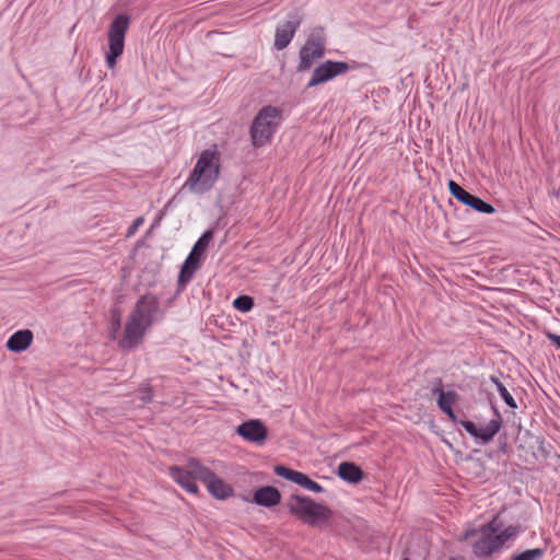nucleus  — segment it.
<instances>
[{
	"label": "nucleus",
	"mask_w": 560,
	"mask_h": 560,
	"mask_svg": "<svg viewBox=\"0 0 560 560\" xmlns=\"http://www.w3.org/2000/svg\"><path fill=\"white\" fill-rule=\"evenodd\" d=\"M498 551L492 536L481 534L480 538L472 544V553L476 557H489L493 552Z\"/></svg>",
	"instance_id": "20"
},
{
	"label": "nucleus",
	"mask_w": 560,
	"mask_h": 560,
	"mask_svg": "<svg viewBox=\"0 0 560 560\" xmlns=\"http://www.w3.org/2000/svg\"><path fill=\"white\" fill-rule=\"evenodd\" d=\"M546 553V548L527 549L515 553L510 560H541Z\"/></svg>",
	"instance_id": "23"
},
{
	"label": "nucleus",
	"mask_w": 560,
	"mask_h": 560,
	"mask_svg": "<svg viewBox=\"0 0 560 560\" xmlns=\"http://www.w3.org/2000/svg\"><path fill=\"white\" fill-rule=\"evenodd\" d=\"M459 400V395L455 390L441 392L436 399L439 409L447 416V418L454 422L459 423L465 431L472 436L479 444H488L499 433L502 427V418L498 409L492 406V410L495 418L491 419L487 425L477 427V424L470 420H459L453 410V405Z\"/></svg>",
	"instance_id": "2"
},
{
	"label": "nucleus",
	"mask_w": 560,
	"mask_h": 560,
	"mask_svg": "<svg viewBox=\"0 0 560 560\" xmlns=\"http://www.w3.org/2000/svg\"><path fill=\"white\" fill-rule=\"evenodd\" d=\"M236 432L245 441L261 444L268 435L267 427L259 419H252L243 422L236 428Z\"/></svg>",
	"instance_id": "15"
},
{
	"label": "nucleus",
	"mask_w": 560,
	"mask_h": 560,
	"mask_svg": "<svg viewBox=\"0 0 560 560\" xmlns=\"http://www.w3.org/2000/svg\"><path fill=\"white\" fill-rule=\"evenodd\" d=\"M220 175L219 155L217 151L205 150L199 155L184 187L194 194H205L212 189Z\"/></svg>",
	"instance_id": "3"
},
{
	"label": "nucleus",
	"mask_w": 560,
	"mask_h": 560,
	"mask_svg": "<svg viewBox=\"0 0 560 560\" xmlns=\"http://www.w3.org/2000/svg\"><path fill=\"white\" fill-rule=\"evenodd\" d=\"M130 18L120 13L112 21L108 30V51L106 52V63L113 69L117 59L122 55L125 47V36L129 28Z\"/></svg>",
	"instance_id": "8"
},
{
	"label": "nucleus",
	"mask_w": 560,
	"mask_h": 560,
	"mask_svg": "<svg viewBox=\"0 0 560 560\" xmlns=\"http://www.w3.org/2000/svg\"><path fill=\"white\" fill-rule=\"evenodd\" d=\"M361 65L355 61L352 63H348L346 61H335V60H326L316 67L311 75L310 81L306 84L307 89L317 86L319 84L326 83L338 75L347 73L349 70L359 69Z\"/></svg>",
	"instance_id": "9"
},
{
	"label": "nucleus",
	"mask_w": 560,
	"mask_h": 560,
	"mask_svg": "<svg viewBox=\"0 0 560 560\" xmlns=\"http://www.w3.org/2000/svg\"><path fill=\"white\" fill-rule=\"evenodd\" d=\"M166 207L160 212L158 219H156V222L160 221L162 219V217L164 215V211H165Z\"/></svg>",
	"instance_id": "31"
},
{
	"label": "nucleus",
	"mask_w": 560,
	"mask_h": 560,
	"mask_svg": "<svg viewBox=\"0 0 560 560\" xmlns=\"http://www.w3.org/2000/svg\"><path fill=\"white\" fill-rule=\"evenodd\" d=\"M121 326V313L115 307L110 311V337L114 339Z\"/></svg>",
	"instance_id": "25"
},
{
	"label": "nucleus",
	"mask_w": 560,
	"mask_h": 560,
	"mask_svg": "<svg viewBox=\"0 0 560 560\" xmlns=\"http://www.w3.org/2000/svg\"><path fill=\"white\" fill-rule=\"evenodd\" d=\"M33 338V332L30 329H21L9 337L5 347L11 352L20 353L32 345Z\"/></svg>",
	"instance_id": "17"
},
{
	"label": "nucleus",
	"mask_w": 560,
	"mask_h": 560,
	"mask_svg": "<svg viewBox=\"0 0 560 560\" xmlns=\"http://www.w3.org/2000/svg\"><path fill=\"white\" fill-rule=\"evenodd\" d=\"M213 237V232L211 230L205 231L201 236L197 240L195 245L192 246L190 253L186 257L184 264L182 265L178 279H177V294H179L186 284L191 280L194 273L200 266V260L209 246L210 241Z\"/></svg>",
	"instance_id": "7"
},
{
	"label": "nucleus",
	"mask_w": 560,
	"mask_h": 560,
	"mask_svg": "<svg viewBox=\"0 0 560 560\" xmlns=\"http://www.w3.org/2000/svg\"><path fill=\"white\" fill-rule=\"evenodd\" d=\"M175 298H176V295H174L172 299H170V300L167 301V306H170V305L172 304V302H173V300H174Z\"/></svg>",
	"instance_id": "32"
},
{
	"label": "nucleus",
	"mask_w": 560,
	"mask_h": 560,
	"mask_svg": "<svg viewBox=\"0 0 560 560\" xmlns=\"http://www.w3.org/2000/svg\"><path fill=\"white\" fill-rule=\"evenodd\" d=\"M273 471L277 476L282 477L287 480H290V481L303 487L304 489H306L308 491H312L315 493H320L324 491V488L318 482L312 480L307 475H305L301 471L291 469L284 465H276L273 467Z\"/></svg>",
	"instance_id": "14"
},
{
	"label": "nucleus",
	"mask_w": 560,
	"mask_h": 560,
	"mask_svg": "<svg viewBox=\"0 0 560 560\" xmlns=\"http://www.w3.org/2000/svg\"><path fill=\"white\" fill-rule=\"evenodd\" d=\"M143 223V218L139 217L137 218L132 223L131 225L128 228V231H127V236H131L132 234L136 233V231L138 230V228Z\"/></svg>",
	"instance_id": "28"
},
{
	"label": "nucleus",
	"mask_w": 560,
	"mask_h": 560,
	"mask_svg": "<svg viewBox=\"0 0 560 560\" xmlns=\"http://www.w3.org/2000/svg\"><path fill=\"white\" fill-rule=\"evenodd\" d=\"M252 502L270 509L281 502V493L276 487L262 486L254 491Z\"/></svg>",
	"instance_id": "16"
},
{
	"label": "nucleus",
	"mask_w": 560,
	"mask_h": 560,
	"mask_svg": "<svg viewBox=\"0 0 560 560\" xmlns=\"http://www.w3.org/2000/svg\"><path fill=\"white\" fill-rule=\"evenodd\" d=\"M523 530L524 528L521 525H510L505 529L497 533L492 536L497 550L502 548L509 539L516 537Z\"/></svg>",
	"instance_id": "21"
},
{
	"label": "nucleus",
	"mask_w": 560,
	"mask_h": 560,
	"mask_svg": "<svg viewBox=\"0 0 560 560\" xmlns=\"http://www.w3.org/2000/svg\"><path fill=\"white\" fill-rule=\"evenodd\" d=\"M326 36L322 26L314 27L299 51L298 72L308 71L314 62L325 56Z\"/></svg>",
	"instance_id": "6"
},
{
	"label": "nucleus",
	"mask_w": 560,
	"mask_h": 560,
	"mask_svg": "<svg viewBox=\"0 0 560 560\" xmlns=\"http://www.w3.org/2000/svg\"><path fill=\"white\" fill-rule=\"evenodd\" d=\"M130 314L136 315L137 318L150 327L156 320V315L160 314V319L164 316V313L160 311L159 299L153 294L141 295Z\"/></svg>",
	"instance_id": "12"
},
{
	"label": "nucleus",
	"mask_w": 560,
	"mask_h": 560,
	"mask_svg": "<svg viewBox=\"0 0 560 560\" xmlns=\"http://www.w3.org/2000/svg\"><path fill=\"white\" fill-rule=\"evenodd\" d=\"M500 451H501V452H503V453H506V452H508V445H506V443H504V444H501V445H500Z\"/></svg>",
	"instance_id": "30"
},
{
	"label": "nucleus",
	"mask_w": 560,
	"mask_h": 560,
	"mask_svg": "<svg viewBox=\"0 0 560 560\" xmlns=\"http://www.w3.org/2000/svg\"><path fill=\"white\" fill-rule=\"evenodd\" d=\"M302 23V16L295 12L289 15V20L277 25L275 32L273 47L283 50L289 46L294 34Z\"/></svg>",
	"instance_id": "13"
},
{
	"label": "nucleus",
	"mask_w": 560,
	"mask_h": 560,
	"mask_svg": "<svg viewBox=\"0 0 560 560\" xmlns=\"http://www.w3.org/2000/svg\"><path fill=\"white\" fill-rule=\"evenodd\" d=\"M441 392H445L443 380L441 377H435L432 381L431 394L433 396H439Z\"/></svg>",
	"instance_id": "27"
},
{
	"label": "nucleus",
	"mask_w": 560,
	"mask_h": 560,
	"mask_svg": "<svg viewBox=\"0 0 560 560\" xmlns=\"http://www.w3.org/2000/svg\"><path fill=\"white\" fill-rule=\"evenodd\" d=\"M281 110L275 106H264L255 116L250 126V139L255 148L267 144L279 126Z\"/></svg>",
	"instance_id": "5"
},
{
	"label": "nucleus",
	"mask_w": 560,
	"mask_h": 560,
	"mask_svg": "<svg viewBox=\"0 0 560 560\" xmlns=\"http://www.w3.org/2000/svg\"><path fill=\"white\" fill-rule=\"evenodd\" d=\"M503 527V523L500 520L499 515H495L489 523L483 524L479 529L477 528H468L464 532V534L458 538L459 541H467L471 537L480 534H487L489 536H494L499 533Z\"/></svg>",
	"instance_id": "18"
},
{
	"label": "nucleus",
	"mask_w": 560,
	"mask_h": 560,
	"mask_svg": "<svg viewBox=\"0 0 560 560\" xmlns=\"http://www.w3.org/2000/svg\"><path fill=\"white\" fill-rule=\"evenodd\" d=\"M233 306L240 312L247 313L254 307V300L249 295H240L234 299Z\"/></svg>",
	"instance_id": "24"
},
{
	"label": "nucleus",
	"mask_w": 560,
	"mask_h": 560,
	"mask_svg": "<svg viewBox=\"0 0 560 560\" xmlns=\"http://www.w3.org/2000/svg\"><path fill=\"white\" fill-rule=\"evenodd\" d=\"M340 479L350 483H359L363 479L362 469L352 462L340 463L337 469Z\"/></svg>",
	"instance_id": "19"
},
{
	"label": "nucleus",
	"mask_w": 560,
	"mask_h": 560,
	"mask_svg": "<svg viewBox=\"0 0 560 560\" xmlns=\"http://www.w3.org/2000/svg\"><path fill=\"white\" fill-rule=\"evenodd\" d=\"M401 560H411V559H410V558H408V557H405V558H402Z\"/></svg>",
	"instance_id": "33"
},
{
	"label": "nucleus",
	"mask_w": 560,
	"mask_h": 560,
	"mask_svg": "<svg viewBox=\"0 0 560 560\" xmlns=\"http://www.w3.org/2000/svg\"><path fill=\"white\" fill-rule=\"evenodd\" d=\"M450 194L460 203L471 208L472 210L491 214L495 212V209L492 205L486 202L478 196H475L467 190H465L459 184L450 179L447 183Z\"/></svg>",
	"instance_id": "11"
},
{
	"label": "nucleus",
	"mask_w": 560,
	"mask_h": 560,
	"mask_svg": "<svg viewBox=\"0 0 560 560\" xmlns=\"http://www.w3.org/2000/svg\"><path fill=\"white\" fill-rule=\"evenodd\" d=\"M170 476L177 485L192 494L199 493L197 480L203 482L211 495L218 500H225L233 494V488L229 483L195 457L188 458L184 467H170Z\"/></svg>",
	"instance_id": "1"
},
{
	"label": "nucleus",
	"mask_w": 560,
	"mask_h": 560,
	"mask_svg": "<svg viewBox=\"0 0 560 560\" xmlns=\"http://www.w3.org/2000/svg\"><path fill=\"white\" fill-rule=\"evenodd\" d=\"M490 381H491V383H493L495 385L497 390L499 392V394H500L501 398L503 399V401L511 409H516L517 408V404H516L515 399L513 398V396L508 390V388L503 385V383H501L500 380L497 376H494V375L490 376Z\"/></svg>",
	"instance_id": "22"
},
{
	"label": "nucleus",
	"mask_w": 560,
	"mask_h": 560,
	"mask_svg": "<svg viewBox=\"0 0 560 560\" xmlns=\"http://www.w3.org/2000/svg\"><path fill=\"white\" fill-rule=\"evenodd\" d=\"M448 560H457L455 557H451Z\"/></svg>",
	"instance_id": "34"
},
{
	"label": "nucleus",
	"mask_w": 560,
	"mask_h": 560,
	"mask_svg": "<svg viewBox=\"0 0 560 560\" xmlns=\"http://www.w3.org/2000/svg\"><path fill=\"white\" fill-rule=\"evenodd\" d=\"M547 338L558 348L560 349V335L548 332Z\"/></svg>",
	"instance_id": "29"
},
{
	"label": "nucleus",
	"mask_w": 560,
	"mask_h": 560,
	"mask_svg": "<svg viewBox=\"0 0 560 560\" xmlns=\"http://www.w3.org/2000/svg\"><path fill=\"white\" fill-rule=\"evenodd\" d=\"M285 506L292 515L311 526L327 523L332 516V511L328 506L300 494H291Z\"/></svg>",
	"instance_id": "4"
},
{
	"label": "nucleus",
	"mask_w": 560,
	"mask_h": 560,
	"mask_svg": "<svg viewBox=\"0 0 560 560\" xmlns=\"http://www.w3.org/2000/svg\"><path fill=\"white\" fill-rule=\"evenodd\" d=\"M139 399L143 402V404H148L150 401H152V398H153V389L151 386L149 385H144V386H141L139 389Z\"/></svg>",
	"instance_id": "26"
},
{
	"label": "nucleus",
	"mask_w": 560,
	"mask_h": 560,
	"mask_svg": "<svg viewBox=\"0 0 560 560\" xmlns=\"http://www.w3.org/2000/svg\"><path fill=\"white\" fill-rule=\"evenodd\" d=\"M149 328L150 326H147V324L137 318L136 315L129 314L122 337L118 341L119 348L124 351H130L137 348L142 343Z\"/></svg>",
	"instance_id": "10"
}]
</instances>
